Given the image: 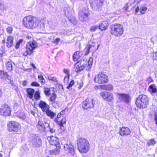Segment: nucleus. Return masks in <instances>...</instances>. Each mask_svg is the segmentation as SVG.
<instances>
[{
	"mask_svg": "<svg viewBox=\"0 0 157 157\" xmlns=\"http://www.w3.org/2000/svg\"><path fill=\"white\" fill-rule=\"evenodd\" d=\"M101 88L104 90H113V86L110 84H108L107 85L101 86Z\"/></svg>",
	"mask_w": 157,
	"mask_h": 157,
	"instance_id": "7c9ffc66",
	"label": "nucleus"
},
{
	"mask_svg": "<svg viewBox=\"0 0 157 157\" xmlns=\"http://www.w3.org/2000/svg\"><path fill=\"white\" fill-rule=\"evenodd\" d=\"M100 95L105 100L111 101L113 100V96L112 94L106 91H103L100 93Z\"/></svg>",
	"mask_w": 157,
	"mask_h": 157,
	"instance_id": "2eb2a0df",
	"label": "nucleus"
},
{
	"mask_svg": "<svg viewBox=\"0 0 157 157\" xmlns=\"http://www.w3.org/2000/svg\"><path fill=\"white\" fill-rule=\"evenodd\" d=\"M13 29L12 27H9L6 29L7 32L9 33H11L12 32Z\"/></svg>",
	"mask_w": 157,
	"mask_h": 157,
	"instance_id": "3c124183",
	"label": "nucleus"
},
{
	"mask_svg": "<svg viewBox=\"0 0 157 157\" xmlns=\"http://www.w3.org/2000/svg\"><path fill=\"white\" fill-rule=\"evenodd\" d=\"M156 141L154 139H151L147 143V146H153L156 144Z\"/></svg>",
	"mask_w": 157,
	"mask_h": 157,
	"instance_id": "473e14b6",
	"label": "nucleus"
},
{
	"mask_svg": "<svg viewBox=\"0 0 157 157\" xmlns=\"http://www.w3.org/2000/svg\"><path fill=\"white\" fill-rule=\"evenodd\" d=\"M26 38H27L28 39H29L31 38V36H26Z\"/></svg>",
	"mask_w": 157,
	"mask_h": 157,
	"instance_id": "e2e57ef3",
	"label": "nucleus"
},
{
	"mask_svg": "<svg viewBox=\"0 0 157 157\" xmlns=\"http://www.w3.org/2000/svg\"><path fill=\"white\" fill-rule=\"evenodd\" d=\"M104 2V0H90V3L93 9L97 10L102 6Z\"/></svg>",
	"mask_w": 157,
	"mask_h": 157,
	"instance_id": "9b49d317",
	"label": "nucleus"
},
{
	"mask_svg": "<svg viewBox=\"0 0 157 157\" xmlns=\"http://www.w3.org/2000/svg\"><path fill=\"white\" fill-rule=\"evenodd\" d=\"M30 140L33 146L34 147H38L42 145V141L40 137H32Z\"/></svg>",
	"mask_w": 157,
	"mask_h": 157,
	"instance_id": "dca6fc26",
	"label": "nucleus"
},
{
	"mask_svg": "<svg viewBox=\"0 0 157 157\" xmlns=\"http://www.w3.org/2000/svg\"><path fill=\"white\" fill-rule=\"evenodd\" d=\"M69 75H65L64 77V82L65 83H67L69 80Z\"/></svg>",
	"mask_w": 157,
	"mask_h": 157,
	"instance_id": "8fccbe9b",
	"label": "nucleus"
},
{
	"mask_svg": "<svg viewBox=\"0 0 157 157\" xmlns=\"http://www.w3.org/2000/svg\"><path fill=\"white\" fill-rule=\"evenodd\" d=\"M26 92L27 93V96L30 99H32L35 92L34 90L33 89L28 88L26 90Z\"/></svg>",
	"mask_w": 157,
	"mask_h": 157,
	"instance_id": "cd10ccee",
	"label": "nucleus"
},
{
	"mask_svg": "<svg viewBox=\"0 0 157 157\" xmlns=\"http://www.w3.org/2000/svg\"><path fill=\"white\" fill-rule=\"evenodd\" d=\"M140 9L139 6L137 7L135 10V13L137 14H138L137 13L139 12Z\"/></svg>",
	"mask_w": 157,
	"mask_h": 157,
	"instance_id": "864d4df0",
	"label": "nucleus"
},
{
	"mask_svg": "<svg viewBox=\"0 0 157 157\" xmlns=\"http://www.w3.org/2000/svg\"><path fill=\"white\" fill-rule=\"evenodd\" d=\"M98 27L97 25H94L91 28L90 30L92 31H95Z\"/></svg>",
	"mask_w": 157,
	"mask_h": 157,
	"instance_id": "49530a36",
	"label": "nucleus"
},
{
	"mask_svg": "<svg viewBox=\"0 0 157 157\" xmlns=\"http://www.w3.org/2000/svg\"><path fill=\"white\" fill-rule=\"evenodd\" d=\"M7 69L9 71H11L12 70V65L11 62L9 61L6 64Z\"/></svg>",
	"mask_w": 157,
	"mask_h": 157,
	"instance_id": "72a5a7b5",
	"label": "nucleus"
},
{
	"mask_svg": "<svg viewBox=\"0 0 157 157\" xmlns=\"http://www.w3.org/2000/svg\"><path fill=\"white\" fill-rule=\"evenodd\" d=\"M88 16V11L85 8L80 11L79 13V19L81 21L86 20Z\"/></svg>",
	"mask_w": 157,
	"mask_h": 157,
	"instance_id": "f3484780",
	"label": "nucleus"
},
{
	"mask_svg": "<svg viewBox=\"0 0 157 157\" xmlns=\"http://www.w3.org/2000/svg\"><path fill=\"white\" fill-rule=\"evenodd\" d=\"M46 121H44V124L43 121L39 120L36 125V128L41 132H43L46 130V125L47 124L45 123V122Z\"/></svg>",
	"mask_w": 157,
	"mask_h": 157,
	"instance_id": "a211bd4d",
	"label": "nucleus"
},
{
	"mask_svg": "<svg viewBox=\"0 0 157 157\" xmlns=\"http://www.w3.org/2000/svg\"><path fill=\"white\" fill-rule=\"evenodd\" d=\"M119 134L121 136H127L130 135L131 133V131L129 128L127 127H122L120 128Z\"/></svg>",
	"mask_w": 157,
	"mask_h": 157,
	"instance_id": "412c9836",
	"label": "nucleus"
},
{
	"mask_svg": "<svg viewBox=\"0 0 157 157\" xmlns=\"http://www.w3.org/2000/svg\"><path fill=\"white\" fill-rule=\"evenodd\" d=\"M31 65L34 69H36V67L35 66V65L33 63H32L31 64Z\"/></svg>",
	"mask_w": 157,
	"mask_h": 157,
	"instance_id": "4d7b16f0",
	"label": "nucleus"
},
{
	"mask_svg": "<svg viewBox=\"0 0 157 157\" xmlns=\"http://www.w3.org/2000/svg\"><path fill=\"white\" fill-rule=\"evenodd\" d=\"M148 98L145 95H139L136 98V104L139 108H144L146 107L148 104Z\"/></svg>",
	"mask_w": 157,
	"mask_h": 157,
	"instance_id": "423d86ee",
	"label": "nucleus"
},
{
	"mask_svg": "<svg viewBox=\"0 0 157 157\" xmlns=\"http://www.w3.org/2000/svg\"><path fill=\"white\" fill-rule=\"evenodd\" d=\"M71 8H68L67 9V10L65 11V14L66 15V16L69 18L70 16L71 15ZM69 20L74 25H76L77 24V21L76 19L74 18V17L72 18L71 19H70V18H69Z\"/></svg>",
	"mask_w": 157,
	"mask_h": 157,
	"instance_id": "aec40b11",
	"label": "nucleus"
},
{
	"mask_svg": "<svg viewBox=\"0 0 157 157\" xmlns=\"http://www.w3.org/2000/svg\"><path fill=\"white\" fill-rule=\"evenodd\" d=\"M65 142L64 140H63L60 144L57 138L53 136L52 137L50 142L52 145L56 146V148L55 150L50 151V153L55 155L58 154L61 148L62 151H66V153H69L71 155L75 156V152L73 146L71 143L69 144L66 143Z\"/></svg>",
	"mask_w": 157,
	"mask_h": 157,
	"instance_id": "f257e3e1",
	"label": "nucleus"
},
{
	"mask_svg": "<svg viewBox=\"0 0 157 157\" xmlns=\"http://www.w3.org/2000/svg\"><path fill=\"white\" fill-rule=\"evenodd\" d=\"M128 6H127V5H126L124 7V9L126 10H128Z\"/></svg>",
	"mask_w": 157,
	"mask_h": 157,
	"instance_id": "bf43d9fd",
	"label": "nucleus"
},
{
	"mask_svg": "<svg viewBox=\"0 0 157 157\" xmlns=\"http://www.w3.org/2000/svg\"><path fill=\"white\" fill-rule=\"evenodd\" d=\"M0 157H2V155L1 153H0Z\"/></svg>",
	"mask_w": 157,
	"mask_h": 157,
	"instance_id": "69168bd1",
	"label": "nucleus"
},
{
	"mask_svg": "<svg viewBox=\"0 0 157 157\" xmlns=\"http://www.w3.org/2000/svg\"><path fill=\"white\" fill-rule=\"evenodd\" d=\"M2 42L3 43H5V40H2Z\"/></svg>",
	"mask_w": 157,
	"mask_h": 157,
	"instance_id": "0e129e2a",
	"label": "nucleus"
},
{
	"mask_svg": "<svg viewBox=\"0 0 157 157\" xmlns=\"http://www.w3.org/2000/svg\"><path fill=\"white\" fill-rule=\"evenodd\" d=\"M108 26V24L107 21H102L100 23L98 28L101 31H103L107 29Z\"/></svg>",
	"mask_w": 157,
	"mask_h": 157,
	"instance_id": "5701e85b",
	"label": "nucleus"
},
{
	"mask_svg": "<svg viewBox=\"0 0 157 157\" xmlns=\"http://www.w3.org/2000/svg\"><path fill=\"white\" fill-rule=\"evenodd\" d=\"M50 90L48 88H45L44 93L45 95L47 96H49L51 94Z\"/></svg>",
	"mask_w": 157,
	"mask_h": 157,
	"instance_id": "e433bc0d",
	"label": "nucleus"
},
{
	"mask_svg": "<svg viewBox=\"0 0 157 157\" xmlns=\"http://www.w3.org/2000/svg\"><path fill=\"white\" fill-rule=\"evenodd\" d=\"M37 44L35 41H30L26 44V50L23 55L27 56L28 55H30L33 53V50L37 47Z\"/></svg>",
	"mask_w": 157,
	"mask_h": 157,
	"instance_id": "0eeeda50",
	"label": "nucleus"
},
{
	"mask_svg": "<svg viewBox=\"0 0 157 157\" xmlns=\"http://www.w3.org/2000/svg\"><path fill=\"white\" fill-rule=\"evenodd\" d=\"M65 109H63L62 111L60 112L59 113L57 116L56 118L55 119V121H58V120L59 118L63 117V115L65 114Z\"/></svg>",
	"mask_w": 157,
	"mask_h": 157,
	"instance_id": "2f4dec72",
	"label": "nucleus"
},
{
	"mask_svg": "<svg viewBox=\"0 0 157 157\" xmlns=\"http://www.w3.org/2000/svg\"><path fill=\"white\" fill-rule=\"evenodd\" d=\"M83 55L82 51H77L75 53L73 56V59L74 61H77Z\"/></svg>",
	"mask_w": 157,
	"mask_h": 157,
	"instance_id": "a878e982",
	"label": "nucleus"
},
{
	"mask_svg": "<svg viewBox=\"0 0 157 157\" xmlns=\"http://www.w3.org/2000/svg\"><path fill=\"white\" fill-rule=\"evenodd\" d=\"M93 61V59L91 57H90L86 63H84V59L83 61H78L75 65V71L77 72H80L85 69L87 71H89L91 67Z\"/></svg>",
	"mask_w": 157,
	"mask_h": 157,
	"instance_id": "7ed1b4c3",
	"label": "nucleus"
},
{
	"mask_svg": "<svg viewBox=\"0 0 157 157\" xmlns=\"http://www.w3.org/2000/svg\"><path fill=\"white\" fill-rule=\"evenodd\" d=\"M78 149L81 153H86L90 149V144L88 140L84 138H78L77 140Z\"/></svg>",
	"mask_w": 157,
	"mask_h": 157,
	"instance_id": "20e7f679",
	"label": "nucleus"
},
{
	"mask_svg": "<svg viewBox=\"0 0 157 157\" xmlns=\"http://www.w3.org/2000/svg\"><path fill=\"white\" fill-rule=\"evenodd\" d=\"M94 81L98 84H104L108 82L109 79L107 75L101 73L95 76Z\"/></svg>",
	"mask_w": 157,
	"mask_h": 157,
	"instance_id": "6e6552de",
	"label": "nucleus"
},
{
	"mask_svg": "<svg viewBox=\"0 0 157 157\" xmlns=\"http://www.w3.org/2000/svg\"><path fill=\"white\" fill-rule=\"evenodd\" d=\"M63 71L64 73L66 74V75H69L70 76V71L68 69H64Z\"/></svg>",
	"mask_w": 157,
	"mask_h": 157,
	"instance_id": "a18cd8bd",
	"label": "nucleus"
},
{
	"mask_svg": "<svg viewBox=\"0 0 157 157\" xmlns=\"http://www.w3.org/2000/svg\"><path fill=\"white\" fill-rule=\"evenodd\" d=\"M13 38L12 36H9L8 37L6 42V46L8 48H10L12 46L13 44Z\"/></svg>",
	"mask_w": 157,
	"mask_h": 157,
	"instance_id": "c85d7f7f",
	"label": "nucleus"
},
{
	"mask_svg": "<svg viewBox=\"0 0 157 157\" xmlns=\"http://www.w3.org/2000/svg\"><path fill=\"white\" fill-rule=\"evenodd\" d=\"M45 112L47 116L50 117L51 119H53L56 116V113L50 110L49 109Z\"/></svg>",
	"mask_w": 157,
	"mask_h": 157,
	"instance_id": "c756f323",
	"label": "nucleus"
},
{
	"mask_svg": "<svg viewBox=\"0 0 157 157\" xmlns=\"http://www.w3.org/2000/svg\"><path fill=\"white\" fill-rule=\"evenodd\" d=\"M117 94L118 101L120 103L128 104L130 102L131 98L128 94L124 93H117Z\"/></svg>",
	"mask_w": 157,
	"mask_h": 157,
	"instance_id": "9d476101",
	"label": "nucleus"
},
{
	"mask_svg": "<svg viewBox=\"0 0 157 157\" xmlns=\"http://www.w3.org/2000/svg\"><path fill=\"white\" fill-rule=\"evenodd\" d=\"M4 8V5L3 3H0V8L3 9Z\"/></svg>",
	"mask_w": 157,
	"mask_h": 157,
	"instance_id": "5fc2aeb1",
	"label": "nucleus"
},
{
	"mask_svg": "<svg viewBox=\"0 0 157 157\" xmlns=\"http://www.w3.org/2000/svg\"><path fill=\"white\" fill-rule=\"evenodd\" d=\"M99 45L97 46L94 42L90 41L89 42L88 45L86 48L85 55H87L90 52H94L97 50L99 47Z\"/></svg>",
	"mask_w": 157,
	"mask_h": 157,
	"instance_id": "1a4fd4ad",
	"label": "nucleus"
},
{
	"mask_svg": "<svg viewBox=\"0 0 157 157\" xmlns=\"http://www.w3.org/2000/svg\"><path fill=\"white\" fill-rule=\"evenodd\" d=\"M60 128L59 129V131L60 132L62 133L65 130V128L63 126V125H59Z\"/></svg>",
	"mask_w": 157,
	"mask_h": 157,
	"instance_id": "79ce46f5",
	"label": "nucleus"
},
{
	"mask_svg": "<svg viewBox=\"0 0 157 157\" xmlns=\"http://www.w3.org/2000/svg\"><path fill=\"white\" fill-rule=\"evenodd\" d=\"M0 77L3 79L7 80V82L12 85L13 83V81L11 80V76L3 71H0Z\"/></svg>",
	"mask_w": 157,
	"mask_h": 157,
	"instance_id": "6ab92c4d",
	"label": "nucleus"
},
{
	"mask_svg": "<svg viewBox=\"0 0 157 157\" xmlns=\"http://www.w3.org/2000/svg\"><path fill=\"white\" fill-rule=\"evenodd\" d=\"M66 121V119L65 117H63L61 121H58H58H56L57 122L58 124L59 125H63V124H65Z\"/></svg>",
	"mask_w": 157,
	"mask_h": 157,
	"instance_id": "c9c22d12",
	"label": "nucleus"
},
{
	"mask_svg": "<svg viewBox=\"0 0 157 157\" xmlns=\"http://www.w3.org/2000/svg\"><path fill=\"white\" fill-rule=\"evenodd\" d=\"M148 90L151 94H156L157 93V86L153 84H151L149 86Z\"/></svg>",
	"mask_w": 157,
	"mask_h": 157,
	"instance_id": "b1692460",
	"label": "nucleus"
},
{
	"mask_svg": "<svg viewBox=\"0 0 157 157\" xmlns=\"http://www.w3.org/2000/svg\"><path fill=\"white\" fill-rule=\"evenodd\" d=\"M3 54V51L0 49V57H1Z\"/></svg>",
	"mask_w": 157,
	"mask_h": 157,
	"instance_id": "6e6d98bb",
	"label": "nucleus"
},
{
	"mask_svg": "<svg viewBox=\"0 0 157 157\" xmlns=\"http://www.w3.org/2000/svg\"><path fill=\"white\" fill-rule=\"evenodd\" d=\"M45 21L44 18L40 20L31 15H29L24 17L22 23L24 26L28 29L37 28L43 30Z\"/></svg>",
	"mask_w": 157,
	"mask_h": 157,
	"instance_id": "f03ea898",
	"label": "nucleus"
},
{
	"mask_svg": "<svg viewBox=\"0 0 157 157\" xmlns=\"http://www.w3.org/2000/svg\"><path fill=\"white\" fill-rule=\"evenodd\" d=\"M23 84L24 86H25L27 84V82L26 81H24L23 82Z\"/></svg>",
	"mask_w": 157,
	"mask_h": 157,
	"instance_id": "13d9d810",
	"label": "nucleus"
},
{
	"mask_svg": "<svg viewBox=\"0 0 157 157\" xmlns=\"http://www.w3.org/2000/svg\"><path fill=\"white\" fill-rule=\"evenodd\" d=\"M39 106L41 109L42 111L45 112L49 109V105L45 101H41L39 103Z\"/></svg>",
	"mask_w": 157,
	"mask_h": 157,
	"instance_id": "4be33fe9",
	"label": "nucleus"
},
{
	"mask_svg": "<svg viewBox=\"0 0 157 157\" xmlns=\"http://www.w3.org/2000/svg\"><path fill=\"white\" fill-rule=\"evenodd\" d=\"M2 96V90L0 89V98H1Z\"/></svg>",
	"mask_w": 157,
	"mask_h": 157,
	"instance_id": "052dcab7",
	"label": "nucleus"
},
{
	"mask_svg": "<svg viewBox=\"0 0 157 157\" xmlns=\"http://www.w3.org/2000/svg\"><path fill=\"white\" fill-rule=\"evenodd\" d=\"M31 113L33 115H34L35 113L33 111H31Z\"/></svg>",
	"mask_w": 157,
	"mask_h": 157,
	"instance_id": "680f3d73",
	"label": "nucleus"
},
{
	"mask_svg": "<svg viewBox=\"0 0 157 157\" xmlns=\"http://www.w3.org/2000/svg\"><path fill=\"white\" fill-rule=\"evenodd\" d=\"M45 123L47 125H46L47 131H49L51 133H54L55 132L56 130L51 126L50 121H49L47 120L46 122H45Z\"/></svg>",
	"mask_w": 157,
	"mask_h": 157,
	"instance_id": "bb28decb",
	"label": "nucleus"
},
{
	"mask_svg": "<svg viewBox=\"0 0 157 157\" xmlns=\"http://www.w3.org/2000/svg\"><path fill=\"white\" fill-rule=\"evenodd\" d=\"M155 123L157 126V114L155 113L154 115V119Z\"/></svg>",
	"mask_w": 157,
	"mask_h": 157,
	"instance_id": "603ef678",
	"label": "nucleus"
},
{
	"mask_svg": "<svg viewBox=\"0 0 157 157\" xmlns=\"http://www.w3.org/2000/svg\"><path fill=\"white\" fill-rule=\"evenodd\" d=\"M19 123L14 121L9 122L8 125V128L10 132L14 131L17 132L19 129Z\"/></svg>",
	"mask_w": 157,
	"mask_h": 157,
	"instance_id": "ddd939ff",
	"label": "nucleus"
},
{
	"mask_svg": "<svg viewBox=\"0 0 157 157\" xmlns=\"http://www.w3.org/2000/svg\"><path fill=\"white\" fill-rule=\"evenodd\" d=\"M110 29L111 34L116 37H119L121 36L124 32V29L123 25L119 24L111 25Z\"/></svg>",
	"mask_w": 157,
	"mask_h": 157,
	"instance_id": "39448f33",
	"label": "nucleus"
},
{
	"mask_svg": "<svg viewBox=\"0 0 157 157\" xmlns=\"http://www.w3.org/2000/svg\"><path fill=\"white\" fill-rule=\"evenodd\" d=\"M147 7L145 6H142L140 8V13L141 14H144L147 10Z\"/></svg>",
	"mask_w": 157,
	"mask_h": 157,
	"instance_id": "ea45409f",
	"label": "nucleus"
},
{
	"mask_svg": "<svg viewBox=\"0 0 157 157\" xmlns=\"http://www.w3.org/2000/svg\"><path fill=\"white\" fill-rule=\"evenodd\" d=\"M11 113L10 109L6 104H4L0 108V114L5 116H10Z\"/></svg>",
	"mask_w": 157,
	"mask_h": 157,
	"instance_id": "f8f14e48",
	"label": "nucleus"
},
{
	"mask_svg": "<svg viewBox=\"0 0 157 157\" xmlns=\"http://www.w3.org/2000/svg\"><path fill=\"white\" fill-rule=\"evenodd\" d=\"M15 116L24 120L26 118L25 113L23 111H18L14 113Z\"/></svg>",
	"mask_w": 157,
	"mask_h": 157,
	"instance_id": "393cba45",
	"label": "nucleus"
},
{
	"mask_svg": "<svg viewBox=\"0 0 157 157\" xmlns=\"http://www.w3.org/2000/svg\"><path fill=\"white\" fill-rule=\"evenodd\" d=\"M48 79L49 80L55 82H57V80L56 77L50 76L48 77Z\"/></svg>",
	"mask_w": 157,
	"mask_h": 157,
	"instance_id": "4c0bfd02",
	"label": "nucleus"
},
{
	"mask_svg": "<svg viewBox=\"0 0 157 157\" xmlns=\"http://www.w3.org/2000/svg\"><path fill=\"white\" fill-rule=\"evenodd\" d=\"M60 41V39L59 38H56L54 40L53 43L55 44L56 45H57L59 44Z\"/></svg>",
	"mask_w": 157,
	"mask_h": 157,
	"instance_id": "c03bdc74",
	"label": "nucleus"
},
{
	"mask_svg": "<svg viewBox=\"0 0 157 157\" xmlns=\"http://www.w3.org/2000/svg\"><path fill=\"white\" fill-rule=\"evenodd\" d=\"M38 78L41 83H44L45 82V80L41 75H39L38 77Z\"/></svg>",
	"mask_w": 157,
	"mask_h": 157,
	"instance_id": "58836bf2",
	"label": "nucleus"
},
{
	"mask_svg": "<svg viewBox=\"0 0 157 157\" xmlns=\"http://www.w3.org/2000/svg\"><path fill=\"white\" fill-rule=\"evenodd\" d=\"M94 104L93 98H87L83 101L82 106L84 109H87L93 108Z\"/></svg>",
	"mask_w": 157,
	"mask_h": 157,
	"instance_id": "4468645a",
	"label": "nucleus"
},
{
	"mask_svg": "<svg viewBox=\"0 0 157 157\" xmlns=\"http://www.w3.org/2000/svg\"><path fill=\"white\" fill-rule=\"evenodd\" d=\"M74 82L73 80L71 81L68 85L67 87V88L68 89H69L72 86V85L74 84Z\"/></svg>",
	"mask_w": 157,
	"mask_h": 157,
	"instance_id": "09e8293b",
	"label": "nucleus"
},
{
	"mask_svg": "<svg viewBox=\"0 0 157 157\" xmlns=\"http://www.w3.org/2000/svg\"><path fill=\"white\" fill-rule=\"evenodd\" d=\"M23 40L22 39H20L17 43L16 46L15 48L16 49H17L19 47L20 44L23 42Z\"/></svg>",
	"mask_w": 157,
	"mask_h": 157,
	"instance_id": "a19ab883",
	"label": "nucleus"
},
{
	"mask_svg": "<svg viewBox=\"0 0 157 157\" xmlns=\"http://www.w3.org/2000/svg\"><path fill=\"white\" fill-rule=\"evenodd\" d=\"M31 85L32 86L39 87L40 86L39 84L36 82H32Z\"/></svg>",
	"mask_w": 157,
	"mask_h": 157,
	"instance_id": "de8ad7c7",
	"label": "nucleus"
},
{
	"mask_svg": "<svg viewBox=\"0 0 157 157\" xmlns=\"http://www.w3.org/2000/svg\"><path fill=\"white\" fill-rule=\"evenodd\" d=\"M34 97L36 100L40 99V94L39 91H36L34 94Z\"/></svg>",
	"mask_w": 157,
	"mask_h": 157,
	"instance_id": "f704fd0d",
	"label": "nucleus"
},
{
	"mask_svg": "<svg viewBox=\"0 0 157 157\" xmlns=\"http://www.w3.org/2000/svg\"><path fill=\"white\" fill-rule=\"evenodd\" d=\"M49 157V156H48V157Z\"/></svg>",
	"mask_w": 157,
	"mask_h": 157,
	"instance_id": "338daca9",
	"label": "nucleus"
},
{
	"mask_svg": "<svg viewBox=\"0 0 157 157\" xmlns=\"http://www.w3.org/2000/svg\"><path fill=\"white\" fill-rule=\"evenodd\" d=\"M56 98V96L55 94H53L50 98V100L51 102L55 100Z\"/></svg>",
	"mask_w": 157,
	"mask_h": 157,
	"instance_id": "37998d69",
	"label": "nucleus"
}]
</instances>
